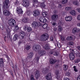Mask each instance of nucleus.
Wrapping results in <instances>:
<instances>
[{"mask_svg":"<svg viewBox=\"0 0 80 80\" xmlns=\"http://www.w3.org/2000/svg\"><path fill=\"white\" fill-rule=\"evenodd\" d=\"M39 20L42 23H46L47 20L45 18L43 17H40L38 18Z\"/></svg>","mask_w":80,"mask_h":80,"instance_id":"9","label":"nucleus"},{"mask_svg":"<svg viewBox=\"0 0 80 80\" xmlns=\"http://www.w3.org/2000/svg\"><path fill=\"white\" fill-rule=\"evenodd\" d=\"M69 73V74H70V73Z\"/></svg>","mask_w":80,"mask_h":80,"instance_id":"64","label":"nucleus"},{"mask_svg":"<svg viewBox=\"0 0 80 80\" xmlns=\"http://www.w3.org/2000/svg\"><path fill=\"white\" fill-rule=\"evenodd\" d=\"M22 5L24 7H28L29 5H30V3L28 2V0H23V3L22 4Z\"/></svg>","mask_w":80,"mask_h":80,"instance_id":"7","label":"nucleus"},{"mask_svg":"<svg viewBox=\"0 0 80 80\" xmlns=\"http://www.w3.org/2000/svg\"><path fill=\"white\" fill-rule=\"evenodd\" d=\"M69 58L71 60H73L75 58V55L73 53H71L69 54Z\"/></svg>","mask_w":80,"mask_h":80,"instance_id":"17","label":"nucleus"},{"mask_svg":"<svg viewBox=\"0 0 80 80\" xmlns=\"http://www.w3.org/2000/svg\"><path fill=\"white\" fill-rule=\"evenodd\" d=\"M50 40L51 41H53V38L52 36H51L50 37Z\"/></svg>","mask_w":80,"mask_h":80,"instance_id":"49","label":"nucleus"},{"mask_svg":"<svg viewBox=\"0 0 80 80\" xmlns=\"http://www.w3.org/2000/svg\"><path fill=\"white\" fill-rule=\"evenodd\" d=\"M61 40H62V41H65V39L64 37L61 36Z\"/></svg>","mask_w":80,"mask_h":80,"instance_id":"44","label":"nucleus"},{"mask_svg":"<svg viewBox=\"0 0 80 80\" xmlns=\"http://www.w3.org/2000/svg\"><path fill=\"white\" fill-rule=\"evenodd\" d=\"M67 2V0H62V3L63 4H65Z\"/></svg>","mask_w":80,"mask_h":80,"instance_id":"43","label":"nucleus"},{"mask_svg":"<svg viewBox=\"0 0 80 80\" xmlns=\"http://www.w3.org/2000/svg\"><path fill=\"white\" fill-rule=\"evenodd\" d=\"M74 71H75V72H78V69L75 66L73 67Z\"/></svg>","mask_w":80,"mask_h":80,"instance_id":"40","label":"nucleus"},{"mask_svg":"<svg viewBox=\"0 0 80 80\" xmlns=\"http://www.w3.org/2000/svg\"><path fill=\"white\" fill-rule=\"evenodd\" d=\"M80 32V29L77 28H74L72 29V32L73 33H75L76 32Z\"/></svg>","mask_w":80,"mask_h":80,"instance_id":"18","label":"nucleus"},{"mask_svg":"<svg viewBox=\"0 0 80 80\" xmlns=\"http://www.w3.org/2000/svg\"><path fill=\"white\" fill-rule=\"evenodd\" d=\"M33 4V6L35 7V8H37L38 7V6H41L42 8H44L45 7V5L44 4V3H41L40 2H38V1L37 0H33L32 2Z\"/></svg>","mask_w":80,"mask_h":80,"instance_id":"2","label":"nucleus"},{"mask_svg":"<svg viewBox=\"0 0 80 80\" xmlns=\"http://www.w3.org/2000/svg\"><path fill=\"white\" fill-rule=\"evenodd\" d=\"M73 3L75 5L78 6L79 5V2L78 1L76 0L73 2Z\"/></svg>","mask_w":80,"mask_h":80,"instance_id":"23","label":"nucleus"},{"mask_svg":"<svg viewBox=\"0 0 80 80\" xmlns=\"http://www.w3.org/2000/svg\"><path fill=\"white\" fill-rule=\"evenodd\" d=\"M57 45L58 48H60L61 47V46L60 45V43L59 42H58L57 44Z\"/></svg>","mask_w":80,"mask_h":80,"instance_id":"47","label":"nucleus"},{"mask_svg":"<svg viewBox=\"0 0 80 80\" xmlns=\"http://www.w3.org/2000/svg\"><path fill=\"white\" fill-rule=\"evenodd\" d=\"M22 43V41H19L18 42V45H21Z\"/></svg>","mask_w":80,"mask_h":80,"instance_id":"50","label":"nucleus"},{"mask_svg":"<svg viewBox=\"0 0 80 80\" xmlns=\"http://www.w3.org/2000/svg\"><path fill=\"white\" fill-rule=\"evenodd\" d=\"M8 3H9V0H6L5 1L4 5H3V7L4 8H7L8 7Z\"/></svg>","mask_w":80,"mask_h":80,"instance_id":"14","label":"nucleus"},{"mask_svg":"<svg viewBox=\"0 0 80 80\" xmlns=\"http://www.w3.org/2000/svg\"><path fill=\"white\" fill-rule=\"evenodd\" d=\"M35 59L37 62H38L39 60V56H37L36 55L35 58Z\"/></svg>","mask_w":80,"mask_h":80,"instance_id":"42","label":"nucleus"},{"mask_svg":"<svg viewBox=\"0 0 80 80\" xmlns=\"http://www.w3.org/2000/svg\"><path fill=\"white\" fill-rule=\"evenodd\" d=\"M72 7H67L65 8V10H66V11H67L68 12L69 11V10H72Z\"/></svg>","mask_w":80,"mask_h":80,"instance_id":"29","label":"nucleus"},{"mask_svg":"<svg viewBox=\"0 0 80 80\" xmlns=\"http://www.w3.org/2000/svg\"><path fill=\"white\" fill-rule=\"evenodd\" d=\"M57 28L55 27L54 28V31H57Z\"/></svg>","mask_w":80,"mask_h":80,"instance_id":"57","label":"nucleus"},{"mask_svg":"<svg viewBox=\"0 0 80 80\" xmlns=\"http://www.w3.org/2000/svg\"><path fill=\"white\" fill-rule=\"evenodd\" d=\"M18 35L15 34L14 35L13 38V40L14 41H16V40H18Z\"/></svg>","mask_w":80,"mask_h":80,"instance_id":"27","label":"nucleus"},{"mask_svg":"<svg viewBox=\"0 0 80 80\" xmlns=\"http://www.w3.org/2000/svg\"><path fill=\"white\" fill-rule=\"evenodd\" d=\"M72 19V17L71 16H67L65 17V19L66 22H71Z\"/></svg>","mask_w":80,"mask_h":80,"instance_id":"11","label":"nucleus"},{"mask_svg":"<svg viewBox=\"0 0 80 80\" xmlns=\"http://www.w3.org/2000/svg\"><path fill=\"white\" fill-rule=\"evenodd\" d=\"M52 25L54 26V25H56V23H55V22H54L52 23Z\"/></svg>","mask_w":80,"mask_h":80,"instance_id":"60","label":"nucleus"},{"mask_svg":"<svg viewBox=\"0 0 80 80\" xmlns=\"http://www.w3.org/2000/svg\"><path fill=\"white\" fill-rule=\"evenodd\" d=\"M77 11L79 12L80 13V8H78L77 9Z\"/></svg>","mask_w":80,"mask_h":80,"instance_id":"52","label":"nucleus"},{"mask_svg":"<svg viewBox=\"0 0 80 80\" xmlns=\"http://www.w3.org/2000/svg\"><path fill=\"white\" fill-rule=\"evenodd\" d=\"M18 30V26H15L14 27V32H15V31H17V30Z\"/></svg>","mask_w":80,"mask_h":80,"instance_id":"31","label":"nucleus"},{"mask_svg":"<svg viewBox=\"0 0 80 80\" xmlns=\"http://www.w3.org/2000/svg\"><path fill=\"white\" fill-rule=\"evenodd\" d=\"M58 16L57 15H52V20H55L57 19Z\"/></svg>","mask_w":80,"mask_h":80,"instance_id":"22","label":"nucleus"},{"mask_svg":"<svg viewBox=\"0 0 80 80\" xmlns=\"http://www.w3.org/2000/svg\"><path fill=\"white\" fill-rule=\"evenodd\" d=\"M40 76V74H39V72L38 71H37L36 72V73L35 74V77L37 78V79H38V77H39Z\"/></svg>","mask_w":80,"mask_h":80,"instance_id":"30","label":"nucleus"},{"mask_svg":"<svg viewBox=\"0 0 80 80\" xmlns=\"http://www.w3.org/2000/svg\"><path fill=\"white\" fill-rule=\"evenodd\" d=\"M31 80H35L34 78H33V76L31 75L30 77Z\"/></svg>","mask_w":80,"mask_h":80,"instance_id":"48","label":"nucleus"},{"mask_svg":"<svg viewBox=\"0 0 80 80\" xmlns=\"http://www.w3.org/2000/svg\"><path fill=\"white\" fill-rule=\"evenodd\" d=\"M25 48L27 50H28L30 49L31 47H30V44H27Z\"/></svg>","mask_w":80,"mask_h":80,"instance_id":"25","label":"nucleus"},{"mask_svg":"<svg viewBox=\"0 0 80 80\" xmlns=\"http://www.w3.org/2000/svg\"><path fill=\"white\" fill-rule=\"evenodd\" d=\"M64 80H70V79L68 78H64Z\"/></svg>","mask_w":80,"mask_h":80,"instance_id":"55","label":"nucleus"},{"mask_svg":"<svg viewBox=\"0 0 80 80\" xmlns=\"http://www.w3.org/2000/svg\"><path fill=\"white\" fill-rule=\"evenodd\" d=\"M74 44V43L73 42H70L67 43V45H70L71 46L73 45Z\"/></svg>","mask_w":80,"mask_h":80,"instance_id":"37","label":"nucleus"},{"mask_svg":"<svg viewBox=\"0 0 80 80\" xmlns=\"http://www.w3.org/2000/svg\"><path fill=\"white\" fill-rule=\"evenodd\" d=\"M55 74L56 75V77L57 78V79H58V78H60V75H59V72L58 71H56Z\"/></svg>","mask_w":80,"mask_h":80,"instance_id":"24","label":"nucleus"},{"mask_svg":"<svg viewBox=\"0 0 80 80\" xmlns=\"http://www.w3.org/2000/svg\"><path fill=\"white\" fill-rule=\"evenodd\" d=\"M62 23V21L59 20V21H58V24L61 25Z\"/></svg>","mask_w":80,"mask_h":80,"instance_id":"51","label":"nucleus"},{"mask_svg":"<svg viewBox=\"0 0 80 80\" xmlns=\"http://www.w3.org/2000/svg\"><path fill=\"white\" fill-rule=\"evenodd\" d=\"M77 19L78 20H80V15L78 16Z\"/></svg>","mask_w":80,"mask_h":80,"instance_id":"54","label":"nucleus"},{"mask_svg":"<svg viewBox=\"0 0 80 80\" xmlns=\"http://www.w3.org/2000/svg\"><path fill=\"white\" fill-rule=\"evenodd\" d=\"M17 12L19 14H22L23 13V11H22V9L20 7H18L17 8Z\"/></svg>","mask_w":80,"mask_h":80,"instance_id":"16","label":"nucleus"},{"mask_svg":"<svg viewBox=\"0 0 80 80\" xmlns=\"http://www.w3.org/2000/svg\"><path fill=\"white\" fill-rule=\"evenodd\" d=\"M0 27L1 29H2V30H4V27H3V26L2 25H0Z\"/></svg>","mask_w":80,"mask_h":80,"instance_id":"46","label":"nucleus"},{"mask_svg":"<svg viewBox=\"0 0 80 80\" xmlns=\"http://www.w3.org/2000/svg\"><path fill=\"white\" fill-rule=\"evenodd\" d=\"M80 62V59H76L74 61V62L76 63H78V62Z\"/></svg>","mask_w":80,"mask_h":80,"instance_id":"39","label":"nucleus"},{"mask_svg":"<svg viewBox=\"0 0 80 80\" xmlns=\"http://www.w3.org/2000/svg\"><path fill=\"white\" fill-rule=\"evenodd\" d=\"M23 28L24 30H27L28 32H30L32 31V28L31 27H28V26H25Z\"/></svg>","mask_w":80,"mask_h":80,"instance_id":"10","label":"nucleus"},{"mask_svg":"<svg viewBox=\"0 0 80 80\" xmlns=\"http://www.w3.org/2000/svg\"><path fill=\"white\" fill-rule=\"evenodd\" d=\"M66 39L67 40H71L72 39V37L71 36H68Z\"/></svg>","mask_w":80,"mask_h":80,"instance_id":"38","label":"nucleus"},{"mask_svg":"<svg viewBox=\"0 0 80 80\" xmlns=\"http://www.w3.org/2000/svg\"><path fill=\"white\" fill-rule=\"evenodd\" d=\"M32 48L33 50L35 52H38H38V53L40 56L43 55L45 54V51L40 50L41 47L39 45L36 44L34 45L32 47Z\"/></svg>","mask_w":80,"mask_h":80,"instance_id":"1","label":"nucleus"},{"mask_svg":"<svg viewBox=\"0 0 80 80\" xmlns=\"http://www.w3.org/2000/svg\"><path fill=\"white\" fill-rule=\"evenodd\" d=\"M27 64H28V62H27Z\"/></svg>","mask_w":80,"mask_h":80,"instance_id":"63","label":"nucleus"},{"mask_svg":"<svg viewBox=\"0 0 80 80\" xmlns=\"http://www.w3.org/2000/svg\"><path fill=\"white\" fill-rule=\"evenodd\" d=\"M0 63L1 64H3V59L1 58L0 59Z\"/></svg>","mask_w":80,"mask_h":80,"instance_id":"45","label":"nucleus"},{"mask_svg":"<svg viewBox=\"0 0 80 80\" xmlns=\"http://www.w3.org/2000/svg\"><path fill=\"white\" fill-rule=\"evenodd\" d=\"M58 31L59 32H61V31H62V30H63V28H62V26H58Z\"/></svg>","mask_w":80,"mask_h":80,"instance_id":"32","label":"nucleus"},{"mask_svg":"<svg viewBox=\"0 0 80 80\" xmlns=\"http://www.w3.org/2000/svg\"><path fill=\"white\" fill-rule=\"evenodd\" d=\"M12 30V28L10 27H9V28H8L7 29V37L8 38H10V37L11 36L10 34V32Z\"/></svg>","mask_w":80,"mask_h":80,"instance_id":"6","label":"nucleus"},{"mask_svg":"<svg viewBox=\"0 0 80 80\" xmlns=\"http://www.w3.org/2000/svg\"><path fill=\"white\" fill-rule=\"evenodd\" d=\"M42 25V23L40 22H34L32 24V26L34 28H37V27H40Z\"/></svg>","mask_w":80,"mask_h":80,"instance_id":"5","label":"nucleus"},{"mask_svg":"<svg viewBox=\"0 0 80 80\" xmlns=\"http://www.w3.org/2000/svg\"><path fill=\"white\" fill-rule=\"evenodd\" d=\"M70 15L72 16H75L77 15V12L75 10H72L69 12Z\"/></svg>","mask_w":80,"mask_h":80,"instance_id":"13","label":"nucleus"},{"mask_svg":"<svg viewBox=\"0 0 80 80\" xmlns=\"http://www.w3.org/2000/svg\"><path fill=\"white\" fill-rule=\"evenodd\" d=\"M27 14L28 15H31L32 13H31V12H30V11H28L27 13Z\"/></svg>","mask_w":80,"mask_h":80,"instance_id":"53","label":"nucleus"},{"mask_svg":"<svg viewBox=\"0 0 80 80\" xmlns=\"http://www.w3.org/2000/svg\"><path fill=\"white\" fill-rule=\"evenodd\" d=\"M44 70H45V69H44L42 71V72H45V71Z\"/></svg>","mask_w":80,"mask_h":80,"instance_id":"61","label":"nucleus"},{"mask_svg":"<svg viewBox=\"0 0 80 80\" xmlns=\"http://www.w3.org/2000/svg\"><path fill=\"white\" fill-rule=\"evenodd\" d=\"M4 38H5H5H6V37H5Z\"/></svg>","mask_w":80,"mask_h":80,"instance_id":"62","label":"nucleus"},{"mask_svg":"<svg viewBox=\"0 0 80 80\" xmlns=\"http://www.w3.org/2000/svg\"><path fill=\"white\" fill-rule=\"evenodd\" d=\"M42 27L44 29L47 28V24H44L42 26Z\"/></svg>","mask_w":80,"mask_h":80,"instance_id":"36","label":"nucleus"},{"mask_svg":"<svg viewBox=\"0 0 80 80\" xmlns=\"http://www.w3.org/2000/svg\"><path fill=\"white\" fill-rule=\"evenodd\" d=\"M13 2L15 5H17V4H18V2L17 1V0H13Z\"/></svg>","mask_w":80,"mask_h":80,"instance_id":"41","label":"nucleus"},{"mask_svg":"<svg viewBox=\"0 0 80 80\" xmlns=\"http://www.w3.org/2000/svg\"><path fill=\"white\" fill-rule=\"evenodd\" d=\"M58 7L59 8H60V7H62V5H61V4H59Z\"/></svg>","mask_w":80,"mask_h":80,"instance_id":"58","label":"nucleus"},{"mask_svg":"<svg viewBox=\"0 0 80 80\" xmlns=\"http://www.w3.org/2000/svg\"><path fill=\"white\" fill-rule=\"evenodd\" d=\"M42 14L43 16L44 17H46V16L47 15L48 13H47V12H42Z\"/></svg>","mask_w":80,"mask_h":80,"instance_id":"35","label":"nucleus"},{"mask_svg":"<svg viewBox=\"0 0 80 80\" xmlns=\"http://www.w3.org/2000/svg\"><path fill=\"white\" fill-rule=\"evenodd\" d=\"M40 15V12L38 11H34L33 12V15L34 17H37Z\"/></svg>","mask_w":80,"mask_h":80,"instance_id":"12","label":"nucleus"},{"mask_svg":"<svg viewBox=\"0 0 80 80\" xmlns=\"http://www.w3.org/2000/svg\"><path fill=\"white\" fill-rule=\"evenodd\" d=\"M51 73H49L48 75L46 76V79L47 80H52V76Z\"/></svg>","mask_w":80,"mask_h":80,"instance_id":"15","label":"nucleus"},{"mask_svg":"<svg viewBox=\"0 0 80 80\" xmlns=\"http://www.w3.org/2000/svg\"><path fill=\"white\" fill-rule=\"evenodd\" d=\"M48 37H49V36L48 35V34L45 33L41 36L39 40L40 41H46V40H47L48 39Z\"/></svg>","mask_w":80,"mask_h":80,"instance_id":"3","label":"nucleus"},{"mask_svg":"<svg viewBox=\"0 0 80 80\" xmlns=\"http://www.w3.org/2000/svg\"><path fill=\"white\" fill-rule=\"evenodd\" d=\"M44 48L46 50H48V49H49V45H45V46L44 47Z\"/></svg>","mask_w":80,"mask_h":80,"instance_id":"34","label":"nucleus"},{"mask_svg":"<svg viewBox=\"0 0 80 80\" xmlns=\"http://www.w3.org/2000/svg\"><path fill=\"white\" fill-rule=\"evenodd\" d=\"M33 55V54H32V52H30V54H29L28 56V59H30L31 58H32Z\"/></svg>","mask_w":80,"mask_h":80,"instance_id":"28","label":"nucleus"},{"mask_svg":"<svg viewBox=\"0 0 80 80\" xmlns=\"http://www.w3.org/2000/svg\"><path fill=\"white\" fill-rule=\"evenodd\" d=\"M77 25L78 27H80V22H78L77 24Z\"/></svg>","mask_w":80,"mask_h":80,"instance_id":"56","label":"nucleus"},{"mask_svg":"<svg viewBox=\"0 0 80 80\" xmlns=\"http://www.w3.org/2000/svg\"><path fill=\"white\" fill-rule=\"evenodd\" d=\"M63 67L64 70H65V71H66V70H67V68H68V66H67V65H64L63 66Z\"/></svg>","mask_w":80,"mask_h":80,"instance_id":"33","label":"nucleus"},{"mask_svg":"<svg viewBox=\"0 0 80 80\" xmlns=\"http://www.w3.org/2000/svg\"><path fill=\"white\" fill-rule=\"evenodd\" d=\"M50 53L51 54H52V55H55V56H58V52H56L52 51L50 52Z\"/></svg>","mask_w":80,"mask_h":80,"instance_id":"20","label":"nucleus"},{"mask_svg":"<svg viewBox=\"0 0 80 80\" xmlns=\"http://www.w3.org/2000/svg\"><path fill=\"white\" fill-rule=\"evenodd\" d=\"M22 21L24 23H29L30 22V20L28 18H25L22 19Z\"/></svg>","mask_w":80,"mask_h":80,"instance_id":"8","label":"nucleus"},{"mask_svg":"<svg viewBox=\"0 0 80 80\" xmlns=\"http://www.w3.org/2000/svg\"><path fill=\"white\" fill-rule=\"evenodd\" d=\"M3 13H4V15L6 16H9V15H10V12H9L6 10H3Z\"/></svg>","mask_w":80,"mask_h":80,"instance_id":"19","label":"nucleus"},{"mask_svg":"<svg viewBox=\"0 0 80 80\" xmlns=\"http://www.w3.org/2000/svg\"><path fill=\"white\" fill-rule=\"evenodd\" d=\"M25 35V32L23 31L21 32L20 33V39H23Z\"/></svg>","mask_w":80,"mask_h":80,"instance_id":"21","label":"nucleus"},{"mask_svg":"<svg viewBox=\"0 0 80 80\" xmlns=\"http://www.w3.org/2000/svg\"><path fill=\"white\" fill-rule=\"evenodd\" d=\"M56 62V60H53V59H50V63L51 64H54Z\"/></svg>","mask_w":80,"mask_h":80,"instance_id":"26","label":"nucleus"},{"mask_svg":"<svg viewBox=\"0 0 80 80\" xmlns=\"http://www.w3.org/2000/svg\"><path fill=\"white\" fill-rule=\"evenodd\" d=\"M8 23L10 27H14L16 25V21L13 19H10L8 21Z\"/></svg>","mask_w":80,"mask_h":80,"instance_id":"4","label":"nucleus"},{"mask_svg":"<svg viewBox=\"0 0 80 80\" xmlns=\"http://www.w3.org/2000/svg\"><path fill=\"white\" fill-rule=\"evenodd\" d=\"M62 3V2H60V1H58V4H60V3Z\"/></svg>","mask_w":80,"mask_h":80,"instance_id":"59","label":"nucleus"}]
</instances>
